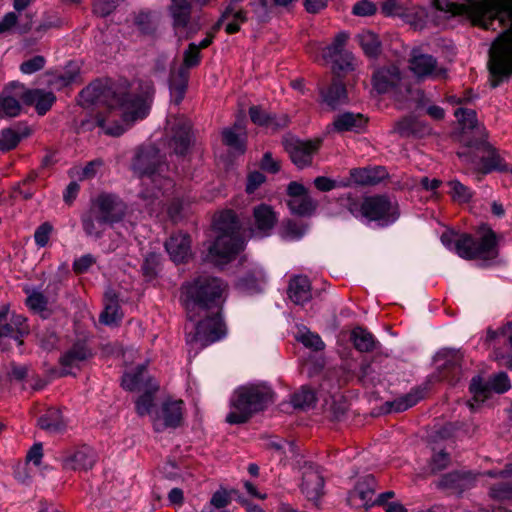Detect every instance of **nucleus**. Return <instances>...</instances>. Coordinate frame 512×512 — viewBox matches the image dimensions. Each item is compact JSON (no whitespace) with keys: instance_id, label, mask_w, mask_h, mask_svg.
<instances>
[{"instance_id":"obj_1","label":"nucleus","mask_w":512,"mask_h":512,"mask_svg":"<svg viewBox=\"0 0 512 512\" xmlns=\"http://www.w3.org/2000/svg\"><path fill=\"white\" fill-rule=\"evenodd\" d=\"M455 4L448 0H433V6L450 13L464 12L474 24L489 29L494 21H509V28L493 42L490 49L489 69L494 78L512 73V0H462Z\"/></svg>"},{"instance_id":"obj_2","label":"nucleus","mask_w":512,"mask_h":512,"mask_svg":"<svg viewBox=\"0 0 512 512\" xmlns=\"http://www.w3.org/2000/svg\"><path fill=\"white\" fill-rule=\"evenodd\" d=\"M154 91V85L149 80L133 82L128 90H108L104 96L108 98L109 111L107 114L96 116L97 126L106 135H122L135 121L148 115Z\"/></svg>"},{"instance_id":"obj_3","label":"nucleus","mask_w":512,"mask_h":512,"mask_svg":"<svg viewBox=\"0 0 512 512\" xmlns=\"http://www.w3.org/2000/svg\"><path fill=\"white\" fill-rule=\"evenodd\" d=\"M133 169L142 178L146 189L141 192L144 200H159V205H166L170 196L174 195V182L163 173L167 166L162 162L159 151L154 147L140 149L133 161Z\"/></svg>"},{"instance_id":"obj_4","label":"nucleus","mask_w":512,"mask_h":512,"mask_svg":"<svg viewBox=\"0 0 512 512\" xmlns=\"http://www.w3.org/2000/svg\"><path fill=\"white\" fill-rule=\"evenodd\" d=\"M214 242L208 247L207 260L215 265L232 261L243 250L244 241L240 235V225L236 214L223 211L213 220Z\"/></svg>"},{"instance_id":"obj_5","label":"nucleus","mask_w":512,"mask_h":512,"mask_svg":"<svg viewBox=\"0 0 512 512\" xmlns=\"http://www.w3.org/2000/svg\"><path fill=\"white\" fill-rule=\"evenodd\" d=\"M226 292V283L210 275H201L192 282L185 283L182 286V295L188 318L194 320L193 311L196 308L201 311L219 309L225 300Z\"/></svg>"},{"instance_id":"obj_6","label":"nucleus","mask_w":512,"mask_h":512,"mask_svg":"<svg viewBox=\"0 0 512 512\" xmlns=\"http://www.w3.org/2000/svg\"><path fill=\"white\" fill-rule=\"evenodd\" d=\"M274 393L264 384H251L239 387L230 400V412L226 416L229 424H242L256 412L273 402Z\"/></svg>"},{"instance_id":"obj_7","label":"nucleus","mask_w":512,"mask_h":512,"mask_svg":"<svg viewBox=\"0 0 512 512\" xmlns=\"http://www.w3.org/2000/svg\"><path fill=\"white\" fill-rule=\"evenodd\" d=\"M341 203L355 217H364L382 226L393 223L399 216L397 203L384 195L369 196L359 202L347 194L341 198Z\"/></svg>"},{"instance_id":"obj_8","label":"nucleus","mask_w":512,"mask_h":512,"mask_svg":"<svg viewBox=\"0 0 512 512\" xmlns=\"http://www.w3.org/2000/svg\"><path fill=\"white\" fill-rule=\"evenodd\" d=\"M456 253L464 259H492L497 255L496 235L492 229L483 227L479 238L463 234L454 241Z\"/></svg>"},{"instance_id":"obj_9","label":"nucleus","mask_w":512,"mask_h":512,"mask_svg":"<svg viewBox=\"0 0 512 512\" xmlns=\"http://www.w3.org/2000/svg\"><path fill=\"white\" fill-rule=\"evenodd\" d=\"M203 312V320L193 324L191 328L186 327L187 344L200 349L220 340L226 334L225 325L218 311L212 316L207 315V310Z\"/></svg>"},{"instance_id":"obj_10","label":"nucleus","mask_w":512,"mask_h":512,"mask_svg":"<svg viewBox=\"0 0 512 512\" xmlns=\"http://www.w3.org/2000/svg\"><path fill=\"white\" fill-rule=\"evenodd\" d=\"M29 333L27 319L21 314L10 312L8 307L0 308V346L5 349V340H12L16 345L23 344V336Z\"/></svg>"},{"instance_id":"obj_11","label":"nucleus","mask_w":512,"mask_h":512,"mask_svg":"<svg viewBox=\"0 0 512 512\" xmlns=\"http://www.w3.org/2000/svg\"><path fill=\"white\" fill-rule=\"evenodd\" d=\"M92 357L93 351L86 339L75 341L59 358L60 376L75 375Z\"/></svg>"},{"instance_id":"obj_12","label":"nucleus","mask_w":512,"mask_h":512,"mask_svg":"<svg viewBox=\"0 0 512 512\" xmlns=\"http://www.w3.org/2000/svg\"><path fill=\"white\" fill-rule=\"evenodd\" d=\"M409 69L419 80L444 79L447 71L439 67L437 60L429 54L423 53L420 49H413L409 59Z\"/></svg>"},{"instance_id":"obj_13","label":"nucleus","mask_w":512,"mask_h":512,"mask_svg":"<svg viewBox=\"0 0 512 512\" xmlns=\"http://www.w3.org/2000/svg\"><path fill=\"white\" fill-rule=\"evenodd\" d=\"M90 209L100 214V217L113 225L123 220L127 207L116 195L100 194L92 201Z\"/></svg>"},{"instance_id":"obj_14","label":"nucleus","mask_w":512,"mask_h":512,"mask_svg":"<svg viewBox=\"0 0 512 512\" xmlns=\"http://www.w3.org/2000/svg\"><path fill=\"white\" fill-rule=\"evenodd\" d=\"M183 401L168 400L152 416L155 431L161 432L166 428H176L183 419Z\"/></svg>"},{"instance_id":"obj_15","label":"nucleus","mask_w":512,"mask_h":512,"mask_svg":"<svg viewBox=\"0 0 512 512\" xmlns=\"http://www.w3.org/2000/svg\"><path fill=\"white\" fill-rule=\"evenodd\" d=\"M348 37L346 32H339L332 43L322 49V58L332 61L339 70H349L353 67L354 57L352 53L345 50Z\"/></svg>"},{"instance_id":"obj_16","label":"nucleus","mask_w":512,"mask_h":512,"mask_svg":"<svg viewBox=\"0 0 512 512\" xmlns=\"http://www.w3.org/2000/svg\"><path fill=\"white\" fill-rule=\"evenodd\" d=\"M289 199L287 205L293 214L309 216L316 210L317 202L311 198L308 190L298 182H290L287 187Z\"/></svg>"},{"instance_id":"obj_17","label":"nucleus","mask_w":512,"mask_h":512,"mask_svg":"<svg viewBox=\"0 0 512 512\" xmlns=\"http://www.w3.org/2000/svg\"><path fill=\"white\" fill-rule=\"evenodd\" d=\"M10 87L19 89L16 95L19 96L27 105H34L39 115H44L50 110L56 101L55 95L50 91L42 89L25 90L24 86L18 82L10 83Z\"/></svg>"},{"instance_id":"obj_18","label":"nucleus","mask_w":512,"mask_h":512,"mask_svg":"<svg viewBox=\"0 0 512 512\" xmlns=\"http://www.w3.org/2000/svg\"><path fill=\"white\" fill-rule=\"evenodd\" d=\"M284 146L292 162L299 168H303L312 163V157L319 148V141L289 139L285 140Z\"/></svg>"},{"instance_id":"obj_19","label":"nucleus","mask_w":512,"mask_h":512,"mask_svg":"<svg viewBox=\"0 0 512 512\" xmlns=\"http://www.w3.org/2000/svg\"><path fill=\"white\" fill-rule=\"evenodd\" d=\"M61 462L65 470L87 471L94 466L96 454L90 447L82 446L65 452Z\"/></svg>"},{"instance_id":"obj_20","label":"nucleus","mask_w":512,"mask_h":512,"mask_svg":"<svg viewBox=\"0 0 512 512\" xmlns=\"http://www.w3.org/2000/svg\"><path fill=\"white\" fill-rule=\"evenodd\" d=\"M376 481L372 475L365 476L357 483L355 488L348 495V503L354 508H369L376 504L373 500Z\"/></svg>"},{"instance_id":"obj_21","label":"nucleus","mask_w":512,"mask_h":512,"mask_svg":"<svg viewBox=\"0 0 512 512\" xmlns=\"http://www.w3.org/2000/svg\"><path fill=\"white\" fill-rule=\"evenodd\" d=\"M277 222L278 216L272 206L261 203L253 208L252 226L262 237L269 236Z\"/></svg>"},{"instance_id":"obj_22","label":"nucleus","mask_w":512,"mask_h":512,"mask_svg":"<svg viewBox=\"0 0 512 512\" xmlns=\"http://www.w3.org/2000/svg\"><path fill=\"white\" fill-rule=\"evenodd\" d=\"M324 478L321 473L312 466L303 471L301 490L308 500L318 501L323 495Z\"/></svg>"},{"instance_id":"obj_23","label":"nucleus","mask_w":512,"mask_h":512,"mask_svg":"<svg viewBox=\"0 0 512 512\" xmlns=\"http://www.w3.org/2000/svg\"><path fill=\"white\" fill-rule=\"evenodd\" d=\"M165 247L171 259L176 263L185 262L191 255V240L189 235L179 232L166 241Z\"/></svg>"},{"instance_id":"obj_24","label":"nucleus","mask_w":512,"mask_h":512,"mask_svg":"<svg viewBox=\"0 0 512 512\" xmlns=\"http://www.w3.org/2000/svg\"><path fill=\"white\" fill-rule=\"evenodd\" d=\"M401 79L399 69L390 65L375 71L372 78L373 88L380 94L393 89Z\"/></svg>"},{"instance_id":"obj_25","label":"nucleus","mask_w":512,"mask_h":512,"mask_svg":"<svg viewBox=\"0 0 512 512\" xmlns=\"http://www.w3.org/2000/svg\"><path fill=\"white\" fill-rule=\"evenodd\" d=\"M249 115L254 124L273 132L286 127L289 123V118L287 115L283 114L280 116H271L262 110L259 106L250 107Z\"/></svg>"},{"instance_id":"obj_26","label":"nucleus","mask_w":512,"mask_h":512,"mask_svg":"<svg viewBox=\"0 0 512 512\" xmlns=\"http://www.w3.org/2000/svg\"><path fill=\"white\" fill-rule=\"evenodd\" d=\"M33 26V14L25 13V21H20V15L16 12L6 13L0 20V34L17 32L28 33Z\"/></svg>"},{"instance_id":"obj_27","label":"nucleus","mask_w":512,"mask_h":512,"mask_svg":"<svg viewBox=\"0 0 512 512\" xmlns=\"http://www.w3.org/2000/svg\"><path fill=\"white\" fill-rule=\"evenodd\" d=\"M387 176L385 168L381 166L355 168L350 170L353 183L361 186L376 185Z\"/></svg>"},{"instance_id":"obj_28","label":"nucleus","mask_w":512,"mask_h":512,"mask_svg":"<svg viewBox=\"0 0 512 512\" xmlns=\"http://www.w3.org/2000/svg\"><path fill=\"white\" fill-rule=\"evenodd\" d=\"M238 1L239 0H231L216 24V26L219 27L223 21L228 20L229 22L225 27V31L228 34L238 32L240 30V25L247 21L246 12L243 9L238 8L236 5Z\"/></svg>"},{"instance_id":"obj_29","label":"nucleus","mask_w":512,"mask_h":512,"mask_svg":"<svg viewBox=\"0 0 512 512\" xmlns=\"http://www.w3.org/2000/svg\"><path fill=\"white\" fill-rule=\"evenodd\" d=\"M288 296L297 305H302L312 298L311 284L306 276L293 277L288 286Z\"/></svg>"},{"instance_id":"obj_30","label":"nucleus","mask_w":512,"mask_h":512,"mask_svg":"<svg viewBox=\"0 0 512 512\" xmlns=\"http://www.w3.org/2000/svg\"><path fill=\"white\" fill-rule=\"evenodd\" d=\"M81 223L86 236L94 239L101 238L107 226H112L90 208L81 216Z\"/></svg>"},{"instance_id":"obj_31","label":"nucleus","mask_w":512,"mask_h":512,"mask_svg":"<svg viewBox=\"0 0 512 512\" xmlns=\"http://www.w3.org/2000/svg\"><path fill=\"white\" fill-rule=\"evenodd\" d=\"M366 118L360 113L345 112L338 114L332 123L333 129L337 132L353 131L359 132L366 125Z\"/></svg>"},{"instance_id":"obj_32","label":"nucleus","mask_w":512,"mask_h":512,"mask_svg":"<svg viewBox=\"0 0 512 512\" xmlns=\"http://www.w3.org/2000/svg\"><path fill=\"white\" fill-rule=\"evenodd\" d=\"M485 344L488 348H492L494 352L496 350H502L499 347L501 344H507L509 349L505 352L512 354V322L507 323L497 330L488 329Z\"/></svg>"},{"instance_id":"obj_33","label":"nucleus","mask_w":512,"mask_h":512,"mask_svg":"<svg viewBox=\"0 0 512 512\" xmlns=\"http://www.w3.org/2000/svg\"><path fill=\"white\" fill-rule=\"evenodd\" d=\"M472 481L473 478L469 472L452 471L440 478L438 486L443 489L462 492L471 485Z\"/></svg>"},{"instance_id":"obj_34","label":"nucleus","mask_w":512,"mask_h":512,"mask_svg":"<svg viewBox=\"0 0 512 512\" xmlns=\"http://www.w3.org/2000/svg\"><path fill=\"white\" fill-rule=\"evenodd\" d=\"M156 384L148 378L143 365L137 368L135 373H126L122 378V386L129 391H144Z\"/></svg>"},{"instance_id":"obj_35","label":"nucleus","mask_w":512,"mask_h":512,"mask_svg":"<svg viewBox=\"0 0 512 512\" xmlns=\"http://www.w3.org/2000/svg\"><path fill=\"white\" fill-rule=\"evenodd\" d=\"M169 12L175 29L185 28L191 18V3L189 0H171Z\"/></svg>"},{"instance_id":"obj_36","label":"nucleus","mask_w":512,"mask_h":512,"mask_svg":"<svg viewBox=\"0 0 512 512\" xmlns=\"http://www.w3.org/2000/svg\"><path fill=\"white\" fill-rule=\"evenodd\" d=\"M487 137L479 136L475 141L466 140L465 136H462V141L465 143V146L461 151L458 152L459 158L467 165L472 166L474 169L480 171V163L475 160L481 159V153L477 151L478 146L482 143H488L486 141Z\"/></svg>"},{"instance_id":"obj_37","label":"nucleus","mask_w":512,"mask_h":512,"mask_svg":"<svg viewBox=\"0 0 512 512\" xmlns=\"http://www.w3.org/2000/svg\"><path fill=\"white\" fill-rule=\"evenodd\" d=\"M38 425L49 433H62L67 428V422L57 409L48 410L46 414L38 419Z\"/></svg>"},{"instance_id":"obj_38","label":"nucleus","mask_w":512,"mask_h":512,"mask_svg":"<svg viewBox=\"0 0 512 512\" xmlns=\"http://www.w3.org/2000/svg\"><path fill=\"white\" fill-rule=\"evenodd\" d=\"M477 151L481 153V159L476 160L480 163V171L487 173L500 168L501 157L490 143H482Z\"/></svg>"},{"instance_id":"obj_39","label":"nucleus","mask_w":512,"mask_h":512,"mask_svg":"<svg viewBox=\"0 0 512 512\" xmlns=\"http://www.w3.org/2000/svg\"><path fill=\"white\" fill-rule=\"evenodd\" d=\"M454 115L464 131L471 130L474 131L478 137H487L486 129L478 123L477 115L474 110L458 108L455 110Z\"/></svg>"},{"instance_id":"obj_40","label":"nucleus","mask_w":512,"mask_h":512,"mask_svg":"<svg viewBox=\"0 0 512 512\" xmlns=\"http://www.w3.org/2000/svg\"><path fill=\"white\" fill-rule=\"evenodd\" d=\"M106 299L105 309L100 315V322L105 325H116L122 319L120 306L115 294L107 293Z\"/></svg>"},{"instance_id":"obj_41","label":"nucleus","mask_w":512,"mask_h":512,"mask_svg":"<svg viewBox=\"0 0 512 512\" xmlns=\"http://www.w3.org/2000/svg\"><path fill=\"white\" fill-rule=\"evenodd\" d=\"M425 389L421 387L413 388L406 395H403L390 403L391 408L396 412L405 411L412 406L416 405L421 399H423Z\"/></svg>"},{"instance_id":"obj_42","label":"nucleus","mask_w":512,"mask_h":512,"mask_svg":"<svg viewBox=\"0 0 512 512\" xmlns=\"http://www.w3.org/2000/svg\"><path fill=\"white\" fill-rule=\"evenodd\" d=\"M188 73L184 68L179 69L177 76L172 75L170 80V91L172 101L175 104H179L184 96L187 89Z\"/></svg>"},{"instance_id":"obj_43","label":"nucleus","mask_w":512,"mask_h":512,"mask_svg":"<svg viewBox=\"0 0 512 512\" xmlns=\"http://www.w3.org/2000/svg\"><path fill=\"white\" fill-rule=\"evenodd\" d=\"M351 340L354 344V347L360 352H370L375 348L376 345V341L373 335L360 327L352 330Z\"/></svg>"},{"instance_id":"obj_44","label":"nucleus","mask_w":512,"mask_h":512,"mask_svg":"<svg viewBox=\"0 0 512 512\" xmlns=\"http://www.w3.org/2000/svg\"><path fill=\"white\" fill-rule=\"evenodd\" d=\"M358 42L368 57H376L381 51L378 36L371 31H363L357 36Z\"/></svg>"},{"instance_id":"obj_45","label":"nucleus","mask_w":512,"mask_h":512,"mask_svg":"<svg viewBox=\"0 0 512 512\" xmlns=\"http://www.w3.org/2000/svg\"><path fill=\"white\" fill-rule=\"evenodd\" d=\"M322 97L327 105L335 109L347 101L345 86L340 82H334L326 93L322 92Z\"/></svg>"},{"instance_id":"obj_46","label":"nucleus","mask_w":512,"mask_h":512,"mask_svg":"<svg viewBox=\"0 0 512 512\" xmlns=\"http://www.w3.org/2000/svg\"><path fill=\"white\" fill-rule=\"evenodd\" d=\"M191 143L190 126L187 123H181L179 131L172 138L171 146L176 154L183 155L188 150Z\"/></svg>"},{"instance_id":"obj_47","label":"nucleus","mask_w":512,"mask_h":512,"mask_svg":"<svg viewBox=\"0 0 512 512\" xmlns=\"http://www.w3.org/2000/svg\"><path fill=\"white\" fill-rule=\"evenodd\" d=\"M242 128L235 123L233 127L225 128L222 131V141L228 146L232 151L243 154L245 152V143L244 140L240 138V136L236 133V130H241Z\"/></svg>"},{"instance_id":"obj_48","label":"nucleus","mask_w":512,"mask_h":512,"mask_svg":"<svg viewBox=\"0 0 512 512\" xmlns=\"http://www.w3.org/2000/svg\"><path fill=\"white\" fill-rule=\"evenodd\" d=\"M158 385L153 384L149 389L144 390V393L139 396L135 402L136 404V412L139 416L143 417L145 415H150L151 417L154 415L152 408L154 405V397L153 393L157 391Z\"/></svg>"},{"instance_id":"obj_49","label":"nucleus","mask_w":512,"mask_h":512,"mask_svg":"<svg viewBox=\"0 0 512 512\" xmlns=\"http://www.w3.org/2000/svg\"><path fill=\"white\" fill-rule=\"evenodd\" d=\"M13 89L10 87V84L6 87L4 93L0 96V119L4 117H16L20 114L21 105L19 101L9 95H5V93L9 90ZM18 90L17 88H15Z\"/></svg>"},{"instance_id":"obj_50","label":"nucleus","mask_w":512,"mask_h":512,"mask_svg":"<svg viewBox=\"0 0 512 512\" xmlns=\"http://www.w3.org/2000/svg\"><path fill=\"white\" fill-rule=\"evenodd\" d=\"M295 339L302 343L306 348L313 351H321L325 348V344L321 337L318 334L311 332L306 327H302L298 330L295 335Z\"/></svg>"},{"instance_id":"obj_51","label":"nucleus","mask_w":512,"mask_h":512,"mask_svg":"<svg viewBox=\"0 0 512 512\" xmlns=\"http://www.w3.org/2000/svg\"><path fill=\"white\" fill-rule=\"evenodd\" d=\"M134 25L144 34H151L157 28L154 14L148 10H140L134 15Z\"/></svg>"},{"instance_id":"obj_52","label":"nucleus","mask_w":512,"mask_h":512,"mask_svg":"<svg viewBox=\"0 0 512 512\" xmlns=\"http://www.w3.org/2000/svg\"><path fill=\"white\" fill-rule=\"evenodd\" d=\"M447 185L449 187L448 194L455 202L467 203L473 196L471 189L458 180H451L447 183Z\"/></svg>"},{"instance_id":"obj_53","label":"nucleus","mask_w":512,"mask_h":512,"mask_svg":"<svg viewBox=\"0 0 512 512\" xmlns=\"http://www.w3.org/2000/svg\"><path fill=\"white\" fill-rule=\"evenodd\" d=\"M28 135L27 132L20 133L18 130L8 128L0 133V150L9 151L17 146L21 138Z\"/></svg>"},{"instance_id":"obj_54","label":"nucleus","mask_w":512,"mask_h":512,"mask_svg":"<svg viewBox=\"0 0 512 512\" xmlns=\"http://www.w3.org/2000/svg\"><path fill=\"white\" fill-rule=\"evenodd\" d=\"M292 404L296 408L306 409L312 407L316 402V396L313 390L302 387L292 396Z\"/></svg>"},{"instance_id":"obj_55","label":"nucleus","mask_w":512,"mask_h":512,"mask_svg":"<svg viewBox=\"0 0 512 512\" xmlns=\"http://www.w3.org/2000/svg\"><path fill=\"white\" fill-rule=\"evenodd\" d=\"M306 231V227L303 224L287 221L281 228V237L286 240H297L300 239Z\"/></svg>"},{"instance_id":"obj_56","label":"nucleus","mask_w":512,"mask_h":512,"mask_svg":"<svg viewBox=\"0 0 512 512\" xmlns=\"http://www.w3.org/2000/svg\"><path fill=\"white\" fill-rule=\"evenodd\" d=\"M489 390L496 393H504L511 388V383L508 375L505 372H499L490 377L488 381Z\"/></svg>"},{"instance_id":"obj_57","label":"nucleus","mask_w":512,"mask_h":512,"mask_svg":"<svg viewBox=\"0 0 512 512\" xmlns=\"http://www.w3.org/2000/svg\"><path fill=\"white\" fill-rule=\"evenodd\" d=\"M26 304L30 310L35 313H42L46 310L47 307V299L46 297L38 292L33 291L26 299Z\"/></svg>"},{"instance_id":"obj_58","label":"nucleus","mask_w":512,"mask_h":512,"mask_svg":"<svg viewBox=\"0 0 512 512\" xmlns=\"http://www.w3.org/2000/svg\"><path fill=\"white\" fill-rule=\"evenodd\" d=\"M123 0H94L93 11L95 14L105 17L111 14Z\"/></svg>"},{"instance_id":"obj_59","label":"nucleus","mask_w":512,"mask_h":512,"mask_svg":"<svg viewBox=\"0 0 512 512\" xmlns=\"http://www.w3.org/2000/svg\"><path fill=\"white\" fill-rule=\"evenodd\" d=\"M450 464V456L444 451L435 452L430 460L429 469L432 473H437L447 468Z\"/></svg>"},{"instance_id":"obj_60","label":"nucleus","mask_w":512,"mask_h":512,"mask_svg":"<svg viewBox=\"0 0 512 512\" xmlns=\"http://www.w3.org/2000/svg\"><path fill=\"white\" fill-rule=\"evenodd\" d=\"M491 498L498 501L512 499V485L509 483H499L490 488Z\"/></svg>"},{"instance_id":"obj_61","label":"nucleus","mask_w":512,"mask_h":512,"mask_svg":"<svg viewBox=\"0 0 512 512\" xmlns=\"http://www.w3.org/2000/svg\"><path fill=\"white\" fill-rule=\"evenodd\" d=\"M45 63H46L45 58L41 55H37V56H34V57L24 61L20 65V71L23 74H33V73L43 69L45 66Z\"/></svg>"},{"instance_id":"obj_62","label":"nucleus","mask_w":512,"mask_h":512,"mask_svg":"<svg viewBox=\"0 0 512 512\" xmlns=\"http://www.w3.org/2000/svg\"><path fill=\"white\" fill-rule=\"evenodd\" d=\"M53 227L49 222L42 223L34 233V240L38 247H45L50 239Z\"/></svg>"},{"instance_id":"obj_63","label":"nucleus","mask_w":512,"mask_h":512,"mask_svg":"<svg viewBox=\"0 0 512 512\" xmlns=\"http://www.w3.org/2000/svg\"><path fill=\"white\" fill-rule=\"evenodd\" d=\"M61 26V19L56 14L47 13L43 16L41 22L37 25L35 32L39 35L44 34L52 28Z\"/></svg>"},{"instance_id":"obj_64","label":"nucleus","mask_w":512,"mask_h":512,"mask_svg":"<svg viewBox=\"0 0 512 512\" xmlns=\"http://www.w3.org/2000/svg\"><path fill=\"white\" fill-rule=\"evenodd\" d=\"M199 47L195 43L189 44L187 50L184 52V69L187 71L188 68L195 67L200 62Z\"/></svg>"}]
</instances>
